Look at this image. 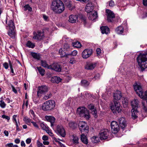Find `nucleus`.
<instances>
[{"label": "nucleus", "mask_w": 147, "mask_h": 147, "mask_svg": "<svg viewBox=\"0 0 147 147\" xmlns=\"http://www.w3.org/2000/svg\"><path fill=\"white\" fill-rule=\"evenodd\" d=\"M66 4L69 9L71 11L75 8V6L72 5L71 2L69 1H67L66 3Z\"/></svg>", "instance_id": "34"}, {"label": "nucleus", "mask_w": 147, "mask_h": 147, "mask_svg": "<svg viewBox=\"0 0 147 147\" xmlns=\"http://www.w3.org/2000/svg\"><path fill=\"white\" fill-rule=\"evenodd\" d=\"M8 62L9 63V66L11 70V73L12 74H13L14 75H15L13 69V65L12 64V63L10 60H9Z\"/></svg>", "instance_id": "43"}, {"label": "nucleus", "mask_w": 147, "mask_h": 147, "mask_svg": "<svg viewBox=\"0 0 147 147\" xmlns=\"http://www.w3.org/2000/svg\"><path fill=\"white\" fill-rule=\"evenodd\" d=\"M96 51L97 54L100 55L101 53L100 49V48H97L96 49Z\"/></svg>", "instance_id": "55"}, {"label": "nucleus", "mask_w": 147, "mask_h": 147, "mask_svg": "<svg viewBox=\"0 0 147 147\" xmlns=\"http://www.w3.org/2000/svg\"><path fill=\"white\" fill-rule=\"evenodd\" d=\"M57 133L61 136L64 137L66 135L65 131L63 126L58 125L57 126Z\"/></svg>", "instance_id": "10"}, {"label": "nucleus", "mask_w": 147, "mask_h": 147, "mask_svg": "<svg viewBox=\"0 0 147 147\" xmlns=\"http://www.w3.org/2000/svg\"><path fill=\"white\" fill-rule=\"evenodd\" d=\"M55 102L53 100H49L43 104L42 109L44 111H50L55 108Z\"/></svg>", "instance_id": "4"}, {"label": "nucleus", "mask_w": 147, "mask_h": 147, "mask_svg": "<svg viewBox=\"0 0 147 147\" xmlns=\"http://www.w3.org/2000/svg\"><path fill=\"white\" fill-rule=\"evenodd\" d=\"M51 8L55 13L59 14L65 9L64 5L61 0H54L52 3Z\"/></svg>", "instance_id": "2"}, {"label": "nucleus", "mask_w": 147, "mask_h": 147, "mask_svg": "<svg viewBox=\"0 0 147 147\" xmlns=\"http://www.w3.org/2000/svg\"><path fill=\"white\" fill-rule=\"evenodd\" d=\"M92 52V49H85L82 52V56L83 58L86 59L90 56Z\"/></svg>", "instance_id": "12"}, {"label": "nucleus", "mask_w": 147, "mask_h": 147, "mask_svg": "<svg viewBox=\"0 0 147 147\" xmlns=\"http://www.w3.org/2000/svg\"><path fill=\"white\" fill-rule=\"evenodd\" d=\"M96 66V64L93 63H87L85 66V68L88 70H92Z\"/></svg>", "instance_id": "23"}, {"label": "nucleus", "mask_w": 147, "mask_h": 147, "mask_svg": "<svg viewBox=\"0 0 147 147\" xmlns=\"http://www.w3.org/2000/svg\"><path fill=\"white\" fill-rule=\"evenodd\" d=\"M23 120L27 123H30L31 121V119L27 117L24 118Z\"/></svg>", "instance_id": "47"}, {"label": "nucleus", "mask_w": 147, "mask_h": 147, "mask_svg": "<svg viewBox=\"0 0 147 147\" xmlns=\"http://www.w3.org/2000/svg\"><path fill=\"white\" fill-rule=\"evenodd\" d=\"M94 6L92 4L89 3L88 4L86 7L85 10V11L88 13H89L92 12V11L94 9Z\"/></svg>", "instance_id": "22"}, {"label": "nucleus", "mask_w": 147, "mask_h": 147, "mask_svg": "<svg viewBox=\"0 0 147 147\" xmlns=\"http://www.w3.org/2000/svg\"><path fill=\"white\" fill-rule=\"evenodd\" d=\"M2 117L3 118L5 119L8 120H9L10 119V117H9L5 115H2Z\"/></svg>", "instance_id": "58"}, {"label": "nucleus", "mask_w": 147, "mask_h": 147, "mask_svg": "<svg viewBox=\"0 0 147 147\" xmlns=\"http://www.w3.org/2000/svg\"><path fill=\"white\" fill-rule=\"evenodd\" d=\"M52 96V94L51 93V92H49L47 94V95H45L44 97V98L45 100H47L49 98H50Z\"/></svg>", "instance_id": "46"}, {"label": "nucleus", "mask_w": 147, "mask_h": 147, "mask_svg": "<svg viewBox=\"0 0 147 147\" xmlns=\"http://www.w3.org/2000/svg\"><path fill=\"white\" fill-rule=\"evenodd\" d=\"M142 104L143 109L144 110L145 112H147V108L145 106L144 104L143 103H142Z\"/></svg>", "instance_id": "64"}, {"label": "nucleus", "mask_w": 147, "mask_h": 147, "mask_svg": "<svg viewBox=\"0 0 147 147\" xmlns=\"http://www.w3.org/2000/svg\"><path fill=\"white\" fill-rule=\"evenodd\" d=\"M109 133V131L107 129L101 131L99 133L100 138L101 140L107 139Z\"/></svg>", "instance_id": "13"}, {"label": "nucleus", "mask_w": 147, "mask_h": 147, "mask_svg": "<svg viewBox=\"0 0 147 147\" xmlns=\"http://www.w3.org/2000/svg\"><path fill=\"white\" fill-rule=\"evenodd\" d=\"M3 66L5 69H7L9 67V65L8 63L6 62H5L3 64Z\"/></svg>", "instance_id": "50"}, {"label": "nucleus", "mask_w": 147, "mask_h": 147, "mask_svg": "<svg viewBox=\"0 0 147 147\" xmlns=\"http://www.w3.org/2000/svg\"><path fill=\"white\" fill-rule=\"evenodd\" d=\"M77 113L80 117H84L87 119H88L90 117L88 111L84 107L78 108Z\"/></svg>", "instance_id": "5"}, {"label": "nucleus", "mask_w": 147, "mask_h": 147, "mask_svg": "<svg viewBox=\"0 0 147 147\" xmlns=\"http://www.w3.org/2000/svg\"><path fill=\"white\" fill-rule=\"evenodd\" d=\"M106 12L107 14V20L109 22H112V19L115 18L114 13L109 9H106Z\"/></svg>", "instance_id": "15"}, {"label": "nucleus", "mask_w": 147, "mask_h": 147, "mask_svg": "<svg viewBox=\"0 0 147 147\" xmlns=\"http://www.w3.org/2000/svg\"><path fill=\"white\" fill-rule=\"evenodd\" d=\"M138 100L137 99H134L131 102L132 109H137L138 106Z\"/></svg>", "instance_id": "25"}, {"label": "nucleus", "mask_w": 147, "mask_h": 147, "mask_svg": "<svg viewBox=\"0 0 147 147\" xmlns=\"http://www.w3.org/2000/svg\"><path fill=\"white\" fill-rule=\"evenodd\" d=\"M143 4L144 5L147 6V0H143Z\"/></svg>", "instance_id": "62"}, {"label": "nucleus", "mask_w": 147, "mask_h": 147, "mask_svg": "<svg viewBox=\"0 0 147 147\" xmlns=\"http://www.w3.org/2000/svg\"><path fill=\"white\" fill-rule=\"evenodd\" d=\"M122 102L123 107L127 108L128 107V101L126 98L123 97L122 99Z\"/></svg>", "instance_id": "33"}, {"label": "nucleus", "mask_w": 147, "mask_h": 147, "mask_svg": "<svg viewBox=\"0 0 147 147\" xmlns=\"http://www.w3.org/2000/svg\"><path fill=\"white\" fill-rule=\"evenodd\" d=\"M61 79L59 77L57 76L53 77L51 78V81L53 83L58 84L61 81Z\"/></svg>", "instance_id": "24"}, {"label": "nucleus", "mask_w": 147, "mask_h": 147, "mask_svg": "<svg viewBox=\"0 0 147 147\" xmlns=\"http://www.w3.org/2000/svg\"><path fill=\"white\" fill-rule=\"evenodd\" d=\"M102 33L107 34L109 33V28L107 26H102L100 27Z\"/></svg>", "instance_id": "26"}, {"label": "nucleus", "mask_w": 147, "mask_h": 147, "mask_svg": "<svg viewBox=\"0 0 147 147\" xmlns=\"http://www.w3.org/2000/svg\"><path fill=\"white\" fill-rule=\"evenodd\" d=\"M24 7V10L25 11L27 10H28L29 11H32V8L28 4L25 5Z\"/></svg>", "instance_id": "41"}, {"label": "nucleus", "mask_w": 147, "mask_h": 147, "mask_svg": "<svg viewBox=\"0 0 147 147\" xmlns=\"http://www.w3.org/2000/svg\"><path fill=\"white\" fill-rule=\"evenodd\" d=\"M37 144L38 147H45V146L43 145L40 142L39 140L37 141Z\"/></svg>", "instance_id": "48"}, {"label": "nucleus", "mask_w": 147, "mask_h": 147, "mask_svg": "<svg viewBox=\"0 0 147 147\" xmlns=\"http://www.w3.org/2000/svg\"><path fill=\"white\" fill-rule=\"evenodd\" d=\"M69 45L67 43L64 44L63 48L60 49L59 51V53L61 57H63L67 55L66 52L69 49Z\"/></svg>", "instance_id": "7"}, {"label": "nucleus", "mask_w": 147, "mask_h": 147, "mask_svg": "<svg viewBox=\"0 0 147 147\" xmlns=\"http://www.w3.org/2000/svg\"><path fill=\"white\" fill-rule=\"evenodd\" d=\"M91 140L93 142L96 143L98 142L99 138L98 137L94 136L91 138Z\"/></svg>", "instance_id": "42"}, {"label": "nucleus", "mask_w": 147, "mask_h": 147, "mask_svg": "<svg viewBox=\"0 0 147 147\" xmlns=\"http://www.w3.org/2000/svg\"><path fill=\"white\" fill-rule=\"evenodd\" d=\"M13 144L12 143H10L7 144L6 146H8V147H12L13 146Z\"/></svg>", "instance_id": "61"}, {"label": "nucleus", "mask_w": 147, "mask_h": 147, "mask_svg": "<svg viewBox=\"0 0 147 147\" xmlns=\"http://www.w3.org/2000/svg\"><path fill=\"white\" fill-rule=\"evenodd\" d=\"M36 68L39 72L40 74H41L42 76H43L45 74V70L42 69L41 67H37Z\"/></svg>", "instance_id": "35"}, {"label": "nucleus", "mask_w": 147, "mask_h": 147, "mask_svg": "<svg viewBox=\"0 0 147 147\" xmlns=\"http://www.w3.org/2000/svg\"><path fill=\"white\" fill-rule=\"evenodd\" d=\"M9 36L12 39H15L16 37V32L14 29L9 30L8 32Z\"/></svg>", "instance_id": "21"}, {"label": "nucleus", "mask_w": 147, "mask_h": 147, "mask_svg": "<svg viewBox=\"0 0 147 147\" xmlns=\"http://www.w3.org/2000/svg\"><path fill=\"white\" fill-rule=\"evenodd\" d=\"M109 6L111 7H113L115 5V3L113 0H111L109 3Z\"/></svg>", "instance_id": "51"}, {"label": "nucleus", "mask_w": 147, "mask_h": 147, "mask_svg": "<svg viewBox=\"0 0 147 147\" xmlns=\"http://www.w3.org/2000/svg\"><path fill=\"white\" fill-rule=\"evenodd\" d=\"M88 108L91 111L92 114L95 118L97 117V111L96 108L93 104H90L88 105Z\"/></svg>", "instance_id": "16"}, {"label": "nucleus", "mask_w": 147, "mask_h": 147, "mask_svg": "<svg viewBox=\"0 0 147 147\" xmlns=\"http://www.w3.org/2000/svg\"><path fill=\"white\" fill-rule=\"evenodd\" d=\"M43 18L44 20L46 21H48L49 20L48 17L45 14L43 15Z\"/></svg>", "instance_id": "54"}, {"label": "nucleus", "mask_w": 147, "mask_h": 147, "mask_svg": "<svg viewBox=\"0 0 147 147\" xmlns=\"http://www.w3.org/2000/svg\"><path fill=\"white\" fill-rule=\"evenodd\" d=\"M81 83L82 85L84 86H87L89 85V83L86 80H82L81 81Z\"/></svg>", "instance_id": "44"}, {"label": "nucleus", "mask_w": 147, "mask_h": 147, "mask_svg": "<svg viewBox=\"0 0 147 147\" xmlns=\"http://www.w3.org/2000/svg\"><path fill=\"white\" fill-rule=\"evenodd\" d=\"M48 88L45 85H42L38 87V90L37 92V94L38 96H41V94L47 92Z\"/></svg>", "instance_id": "14"}, {"label": "nucleus", "mask_w": 147, "mask_h": 147, "mask_svg": "<svg viewBox=\"0 0 147 147\" xmlns=\"http://www.w3.org/2000/svg\"><path fill=\"white\" fill-rule=\"evenodd\" d=\"M137 60L141 70L143 71L147 68V51L140 53L137 58Z\"/></svg>", "instance_id": "3"}, {"label": "nucleus", "mask_w": 147, "mask_h": 147, "mask_svg": "<svg viewBox=\"0 0 147 147\" xmlns=\"http://www.w3.org/2000/svg\"><path fill=\"white\" fill-rule=\"evenodd\" d=\"M42 139L44 141H47L48 139V137L46 135H44L42 137Z\"/></svg>", "instance_id": "57"}, {"label": "nucleus", "mask_w": 147, "mask_h": 147, "mask_svg": "<svg viewBox=\"0 0 147 147\" xmlns=\"http://www.w3.org/2000/svg\"><path fill=\"white\" fill-rule=\"evenodd\" d=\"M77 51L76 50H74L71 53V54L70 55H71L72 56H76L77 54Z\"/></svg>", "instance_id": "53"}, {"label": "nucleus", "mask_w": 147, "mask_h": 147, "mask_svg": "<svg viewBox=\"0 0 147 147\" xmlns=\"http://www.w3.org/2000/svg\"><path fill=\"white\" fill-rule=\"evenodd\" d=\"M45 118L46 120L51 123V125L52 127L54 126L55 118L53 117L50 116H45Z\"/></svg>", "instance_id": "19"}, {"label": "nucleus", "mask_w": 147, "mask_h": 147, "mask_svg": "<svg viewBox=\"0 0 147 147\" xmlns=\"http://www.w3.org/2000/svg\"><path fill=\"white\" fill-rule=\"evenodd\" d=\"M119 121L120 127L122 129L125 128L127 124L125 118L121 117L119 118Z\"/></svg>", "instance_id": "20"}, {"label": "nucleus", "mask_w": 147, "mask_h": 147, "mask_svg": "<svg viewBox=\"0 0 147 147\" xmlns=\"http://www.w3.org/2000/svg\"><path fill=\"white\" fill-rule=\"evenodd\" d=\"M41 64L42 66L44 67H46L49 69V65H48L46 61H45L42 60L41 61Z\"/></svg>", "instance_id": "38"}, {"label": "nucleus", "mask_w": 147, "mask_h": 147, "mask_svg": "<svg viewBox=\"0 0 147 147\" xmlns=\"http://www.w3.org/2000/svg\"><path fill=\"white\" fill-rule=\"evenodd\" d=\"M111 131L114 134L117 133L119 130V126L117 123L115 121H113L111 123Z\"/></svg>", "instance_id": "9"}, {"label": "nucleus", "mask_w": 147, "mask_h": 147, "mask_svg": "<svg viewBox=\"0 0 147 147\" xmlns=\"http://www.w3.org/2000/svg\"><path fill=\"white\" fill-rule=\"evenodd\" d=\"M79 126L81 133L87 134L88 132V127L84 122L82 121L79 123Z\"/></svg>", "instance_id": "6"}, {"label": "nucleus", "mask_w": 147, "mask_h": 147, "mask_svg": "<svg viewBox=\"0 0 147 147\" xmlns=\"http://www.w3.org/2000/svg\"><path fill=\"white\" fill-rule=\"evenodd\" d=\"M34 36L33 38L35 40H42L44 37L43 32L40 31H37L36 32H34Z\"/></svg>", "instance_id": "8"}, {"label": "nucleus", "mask_w": 147, "mask_h": 147, "mask_svg": "<svg viewBox=\"0 0 147 147\" xmlns=\"http://www.w3.org/2000/svg\"><path fill=\"white\" fill-rule=\"evenodd\" d=\"M72 44L74 47L78 48H80L82 46L81 43L78 41L73 42Z\"/></svg>", "instance_id": "32"}, {"label": "nucleus", "mask_w": 147, "mask_h": 147, "mask_svg": "<svg viewBox=\"0 0 147 147\" xmlns=\"http://www.w3.org/2000/svg\"><path fill=\"white\" fill-rule=\"evenodd\" d=\"M73 142L74 144H78L79 143L78 140L79 139L76 136L73 135Z\"/></svg>", "instance_id": "36"}, {"label": "nucleus", "mask_w": 147, "mask_h": 147, "mask_svg": "<svg viewBox=\"0 0 147 147\" xmlns=\"http://www.w3.org/2000/svg\"><path fill=\"white\" fill-rule=\"evenodd\" d=\"M31 139L30 138H27L26 140V142L27 144H29L31 142Z\"/></svg>", "instance_id": "60"}, {"label": "nucleus", "mask_w": 147, "mask_h": 147, "mask_svg": "<svg viewBox=\"0 0 147 147\" xmlns=\"http://www.w3.org/2000/svg\"><path fill=\"white\" fill-rule=\"evenodd\" d=\"M58 143L59 146L58 147H65V146L62 143L59 141H57Z\"/></svg>", "instance_id": "59"}, {"label": "nucleus", "mask_w": 147, "mask_h": 147, "mask_svg": "<svg viewBox=\"0 0 147 147\" xmlns=\"http://www.w3.org/2000/svg\"><path fill=\"white\" fill-rule=\"evenodd\" d=\"M46 132L50 136H53V134L51 132V131L49 130V129H48Z\"/></svg>", "instance_id": "52"}, {"label": "nucleus", "mask_w": 147, "mask_h": 147, "mask_svg": "<svg viewBox=\"0 0 147 147\" xmlns=\"http://www.w3.org/2000/svg\"><path fill=\"white\" fill-rule=\"evenodd\" d=\"M113 96L114 105H111L110 106V108L114 113L117 112L119 113L122 110L119 102L122 97V93L120 91L116 90L113 93Z\"/></svg>", "instance_id": "1"}, {"label": "nucleus", "mask_w": 147, "mask_h": 147, "mask_svg": "<svg viewBox=\"0 0 147 147\" xmlns=\"http://www.w3.org/2000/svg\"><path fill=\"white\" fill-rule=\"evenodd\" d=\"M6 105V104L3 100H0V107L2 108H5Z\"/></svg>", "instance_id": "45"}, {"label": "nucleus", "mask_w": 147, "mask_h": 147, "mask_svg": "<svg viewBox=\"0 0 147 147\" xmlns=\"http://www.w3.org/2000/svg\"><path fill=\"white\" fill-rule=\"evenodd\" d=\"M49 69H51L57 72H59L61 71L60 65L56 63H54L49 65Z\"/></svg>", "instance_id": "11"}, {"label": "nucleus", "mask_w": 147, "mask_h": 147, "mask_svg": "<svg viewBox=\"0 0 147 147\" xmlns=\"http://www.w3.org/2000/svg\"><path fill=\"white\" fill-rule=\"evenodd\" d=\"M115 31L117 34H121L123 32V28L121 26H119L116 29Z\"/></svg>", "instance_id": "30"}, {"label": "nucleus", "mask_w": 147, "mask_h": 147, "mask_svg": "<svg viewBox=\"0 0 147 147\" xmlns=\"http://www.w3.org/2000/svg\"><path fill=\"white\" fill-rule=\"evenodd\" d=\"M88 17L89 19L94 20L98 17L97 12L96 11H94L88 14Z\"/></svg>", "instance_id": "17"}, {"label": "nucleus", "mask_w": 147, "mask_h": 147, "mask_svg": "<svg viewBox=\"0 0 147 147\" xmlns=\"http://www.w3.org/2000/svg\"><path fill=\"white\" fill-rule=\"evenodd\" d=\"M78 17L77 15H70L69 17L68 21L71 23H75L78 21Z\"/></svg>", "instance_id": "18"}, {"label": "nucleus", "mask_w": 147, "mask_h": 147, "mask_svg": "<svg viewBox=\"0 0 147 147\" xmlns=\"http://www.w3.org/2000/svg\"><path fill=\"white\" fill-rule=\"evenodd\" d=\"M31 55L34 58L38 60H39L40 58V54L39 53L32 52Z\"/></svg>", "instance_id": "31"}, {"label": "nucleus", "mask_w": 147, "mask_h": 147, "mask_svg": "<svg viewBox=\"0 0 147 147\" xmlns=\"http://www.w3.org/2000/svg\"><path fill=\"white\" fill-rule=\"evenodd\" d=\"M85 134L82 133L81 135V140L82 142L85 144L88 143V139L86 136L84 135Z\"/></svg>", "instance_id": "28"}, {"label": "nucleus", "mask_w": 147, "mask_h": 147, "mask_svg": "<svg viewBox=\"0 0 147 147\" xmlns=\"http://www.w3.org/2000/svg\"><path fill=\"white\" fill-rule=\"evenodd\" d=\"M79 17L82 20L84 24H85L86 23V19L85 17L82 14H80Z\"/></svg>", "instance_id": "39"}, {"label": "nucleus", "mask_w": 147, "mask_h": 147, "mask_svg": "<svg viewBox=\"0 0 147 147\" xmlns=\"http://www.w3.org/2000/svg\"><path fill=\"white\" fill-rule=\"evenodd\" d=\"M100 76L99 74H97L95 75L93 79H95V80L98 79Z\"/></svg>", "instance_id": "63"}, {"label": "nucleus", "mask_w": 147, "mask_h": 147, "mask_svg": "<svg viewBox=\"0 0 147 147\" xmlns=\"http://www.w3.org/2000/svg\"><path fill=\"white\" fill-rule=\"evenodd\" d=\"M9 28V30L14 29L15 28V26L14 25V23L13 21L12 20H9L7 24V26Z\"/></svg>", "instance_id": "29"}, {"label": "nucleus", "mask_w": 147, "mask_h": 147, "mask_svg": "<svg viewBox=\"0 0 147 147\" xmlns=\"http://www.w3.org/2000/svg\"><path fill=\"white\" fill-rule=\"evenodd\" d=\"M131 113L132 118L134 119H136L138 117L137 115L138 113L137 109H131Z\"/></svg>", "instance_id": "27"}, {"label": "nucleus", "mask_w": 147, "mask_h": 147, "mask_svg": "<svg viewBox=\"0 0 147 147\" xmlns=\"http://www.w3.org/2000/svg\"><path fill=\"white\" fill-rule=\"evenodd\" d=\"M26 45L27 47L29 48H33L35 47L34 44L30 41H28L26 44Z\"/></svg>", "instance_id": "37"}, {"label": "nucleus", "mask_w": 147, "mask_h": 147, "mask_svg": "<svg viewBox=\"0 0 147 147\" xmlns=\"http://www.w3.org/2000/svg\"><path fill=\"white\" fill-rule=\"evenodd\" d=\"M69 62L71 64H73L76 63V61L74 58H71L70 59Z\"/></svg>", "instance_id": "49"}, {"label": "nucleus", "mask_w": 147, "mask_h": 147, "mask_svg": "<svg viewBox=\"0 0 147 147\" xmlns=\"http://www.w3.org/2000/svg\"><path fill=\"white\" fill-rule=\"evenodd\" d=\"M31 123L35 127L37 128H38V126L36 123L34 121H32Z\"/></svg>", "instance_id": "56"}, {"label": "nucleus", "mask_w": 147, "mask_h": 147, "mask_svg": "<svg viewBox=\"0 0 147 147\" xmlns=\"http://www.w3.org/2000/svg\"><path fill=\"white\" fill-rule=\"evenodd\" d=\"M40 126L42 129L45 130L46 131H47L49 129V127L47 126L43 123H40Z\"/></svg>", "instance_id": "40"}]
</instances>
